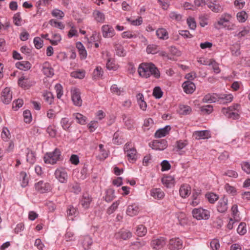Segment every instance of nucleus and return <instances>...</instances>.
Returning a JSON list of instances; mask_svg holds the SVG:
<instances>
[{"label":"nucleus","instance_id":"1","mask_svg":"<svg viewBox=\"0 0 250 250\" xmlns=\"http://www.w3.org/2000/svg\"><path fill=\"white\" fill-rule=\"evenodd\" d=\"M138 72L140 76L146 78L150 75H153L156 78H159L160 76L158 68L152 63H141L138 67Z\"/></svg>","mask_w":250,"mask_h":250},{"label":"nucleus","instance_id":"2","mask_svg":"<svg viewBox=\"0 0 250 250\" xmlns=\"http://www.w3.org/2000/svg\"><path fill=\"white\" fill-rule=\"evenodd\" d=\"M61 152L60 149L56 148L53 152L47 153L44 157V162L46 164H55L58 161L61 160Z\"/></svg>","mask_w":250,"mask_h":250},{"label":"nucleus","instance_id":"3","mask_svg":"<svg viewBox=\"0 0 250 250\" xmlns=\"http://www.w3.org/2000/svg\"><path fill=\"white\" fill-rule=\"evenodd\" d=\"M192 213L193 217L199 220H207L210 216L209 211L202 208L193 209Z\"/></svg>","mask_w":250,"mask_h":250},{"label":"nucleus","instance_id":"4","mask_svg":"<svg viewBox=\"0 0 250 250\" xmlns=\"http://www.w3.org/2000/svg\"><path fill=\"white\" fill-rule=\"evenodd\" d=\"M231 16L228 14L223 15L220 19L214 24V27L217 29H219L221 27H227L226 23L229 22Z\"/></svg>","mask_w":250,"mask_h":250},{"label":"nucleus","instance_id":"5","mask_svg":"<svg viewBox=\"0 0 250 250\" xmlns=\"http://www.w3.org/2000/svg\"><path fill=\"white\" fill-rule=\"evenodd\" d=\"M150 145L153 149L156 150H163L167 146V141L165 139L154 140Z\"/></svg>","mask_w":250,"mask_h":250},{"label":"nucleus","instance_id":"6","mask_svg":"<svg viewBox=\"0 0 250 250\" xmlns=\"http://www.w3.org/2000/svg\"><path fill=\"white\" fill-rule=\"evenodd\" d=\"M35 187L36 190L41 193L47 192L51 189L50 184L48 183H45L42 181H40L35 184Z\"/></svg>","mask_w":250,"mask_h":250},{"label":"nucleus","instance_id":"7","mask_svg":"<svg viewBox=\"0 0 250 250\" xmlns=\"http://www.w3.org/2000/svg\"><path fill=\"white\" fill-rule=\"evenodd\" d=\"M12 98V92L8 87L5 88L1 92V100L5 104H9Z\"/></svg>","mask_w":250,"mask_h":250},{"label":"nucleus","instance_id":"8","mask_svg":"<svg viewBox=\"0 0 250 250\" xmlns=\"http://www.w3.org/2000/svg\"><path fill=\"white\" fill-rule=\"evenodd\" d=\"M55 175L56 178L62 183H65L67 181V174L64 168H60L56 169Z\"/></svg>","mask_w":250,"mask_h":250},{"label":"nucleus","instance_id":"9","mask_svg":"<svg viewBox=\"0 0 250 250\" xmlns=\"http://www.w3.org/2000/svg\"><path fill=\"white\" fill-rule=\"evenodd\" d=\"M183 242L179 238H172L169 240V249L171 250H177L182 248Z\"/></svg>","mask_w":250,"mask_h":250},{"label":"nucleus","instance_id":"10","mask_svg":"<svg viewBox=\"0 0 250 250\" xmlns=\"http://www.w3.org/2000/svg\"><path fill=\"white\" fill-rule=\"evenodd\" d=\"M151 245L153 249L160 250L166 245V239L164 237L155 239L151 241Z\"/></svg>","mask_w":250,"mask_h":250},{"label":"nucleus","instance_id":"11","mask_svg":"<svg viewBox=\"0 0 250 250\" xmlns=\"http://www.w3.org/2000/svg\"><path fill=\"white\" fill-rule=\"evenodd\" d=\"M103 36L104 38H111L115 34V31L112 27L109 25H104L102 27Z\"/></svg>","mask_w":250,"mask_h":250},{"label":"nucleus","instance_id":"12","mask_svg":"<svg viewBox=\"0 0 250 250\" xmlns=\"http://www.w3.org/2000/svg\"><path fill=\"white\" fill-rule=\"evenodd\" d=\"M132 236V233L129 231L122 229L115 234V237L117 239L124 240L129 239Z\"/></svg>","mask_w":250,"mask_h":250},{"label":"nucleus","instance_id":"13","mask_svg":"<svg viewBox=\"0 0 250 250\" xmlns=\"http://www.w3.org/2000/svg\"><path fill=\"white\" fill-rule=\"evenodd\" d=\"M182 87L187 94L192 93L196 88L194 83L190 81L185 82L182 84Z\"/></svg>","mask_w":250,"mask_h":250},{"label":"nucleus","instance_id":"14","mask_svg":"<svg viewBox=\"0 0 250 250\" xmlns=\"http://www.w3.org/2000/svg\"><path fill=\"white\" fill-rule=\"evenodd\" d=\"M228 209V199L225 196L219 202L217 210L221 213L225 212Z\"/></svg>","mask_w":250,"mask_h":250},{"label":"nucleus","instance_id":"15","mask_svg":"<svg viewBox=\"0 0 250 250\" xmlns=\"http://www.w3.org/2000/svg\"><path fill=\"white\" fill-rule=\"evenodd\" d=\"M42 70L47 77H51L54 75V69L48 62H45L43 64Z\"/></svg>","mask_w":250,"mask_h":250},{"label":"nucleus","instance_id":"16","mask_svg":"<svg viewBox=\"0 0 250 250\" xmlns=\"http://www.w3.org/2000/svg\"><path fill=\"white\" fill-rule=\"evenodd\" d=\"M18 84L22 88L28 89L33 85V83L28 78L22 76L19 79Z\"/></svg>","mask_w":250,"mask_h":250},{"label":"nucleus","instance_id":"17","mask_svg":"<svg viewBox=\"0 0 250 250\" xmlns=\"http://www.w3.org/2000/svg\"><path fill=\"white\" fill-rule=\"evenodd\" d=\"M151 196L155 199H162L164 197L165 193L161 188H153L150 190Z\"/></svg>","mask_w":250,"mask_h":250},{"label":"nucleus","instance_id":"18","mask_svg":"<svg viewBox=\"0 0 250 250\" xmlns=\"http://www.w3.org/2000/svg\"><path fill=\"white\" fill-rule=\"evenodd\" d=\"M91 201L92 198L88 193H86L83 196V198L81 200V205L84 209H87L89 208Z\"/></svg>","mask_w":250,"mask_h":250},{"label":"nucleus","instance_id":"19","mask_svg":"<svg viewBox=\"0 0 250 250\" xmlns=\"http://www.w3.org/2000/svg\"><path fill=\"white\" fill-rule=\"evenodd\" d=\"M77 208H74L73 206L70 205L67 210L68 219L69 220L73 221L75 220V218L77 217Z\"/></svg>","mask_w":250,"mask_h":250},{"label":"nucleus","instance_id":"20","mask_svg":"<svg viewBox=\"0 0 250 250\" xmlns=\"http://www.w3.org/2000/svg\"><path fill=\"white\" fill-rule=\"evenodd\" d=\"M171 127L169 125H166L165 127L158 129L155 133V137L156 138H161L167 135Z\"/></svg>","mask_w":250,"mask_h":250},{"label":"nucleus","instance_id":"21","mask_svg":"<svg viewBox=\"0 0 250 250\" xmlns=\"http://www.w3.org/2000/svg\"><path fill=\"white\" fill-rule=\"evenodd\" d=\"M191 188L188 185H183L179 189L180 196L182 198H186L190 193Z\"/></svg>","mask_w":250,"mask_h":250},{"label":"nucleus","instance_id":"22","mask_svg":"<svg viewBox=\"0 0 250 250\" xmlns=\"http://www.w3.org/2000/svg\"><path fill=\"white\" fill-rule=\"evenodd\" d=\"M193 136L196 140L204 139L208 138L209 133L208 130L196 131L193 133Z\"/></svg>","mask_w":250,"mask_h":250},{"label":"nucleus","instance_id":"23","mask_svg":"<svg viewBox=\"0 0 250 250\" xmlns=\"http://www.w3.org/2000/svg\"><path fill=\"white\" fill-rule=\"evenodd\" d=\"M82 245L84 250L88 249L92 244V241L89 235L81 237Z\"/></svg>","mask_w":250,"mask_h":250},{"label":"nucleus","instance_id":"24","mask_svg":"<svg viewBox=\"0 0 250 250\" xmlns=\"http://www.w3.org/2000/svg\"><path fill=\"white\" fill-rule=\"evenodd\" d=\"M222 112L228 118H231L233 120L238 119L240 117L239 114L237 112L229 111L225 107L222 108Z\"/></svg>","mask_w":250,"mask_h":250},{"label":"nucleus","instance_id":"25","mask_svg":"<svg viewBox=\"0 0 250 250\" xmlns=\"http://www.w3.org/2000/svg\"><path fill=\"white\" fill-rule=\"evenodd\" d=\"M71 100L74 105H78V88L74 86L71 89Z\"/></svg>","mask_w":250,"mask_h":250},{"label":"nucleus","instance_id":"26","mask_svg":"<svg viewBox=\"0 0 250 250\" xmlns=\"http://www.w3.org/2000/svg\"><path fill=\"white\" fill-rule=\"evenodd\" d=\"M17 68L22 70L26 71L29 70L31 67V63L28 61H22L17 62L16 63Z\"/></svg>","mask_w":250,"mask_h":250},{"label":"nucleus","instance_id":"27","mask_svg":"<svg viewBox=\"0 0 250 250\" xmlns=\"http://www.w3.org/2000/svg\"><path fill=\"white\" fill-rule=\"evenodd\" d=\"M122 118L127 129H131L133 127L134 121L130 117H127L125 114H123Z\"/></svg>","mask_w":250,"mask_h":250},{"label":"nucleus","instance_id":"28","mask_svg":"<svg viewBox=\"0 0 250 250\" xmlns=\"http://www.w3.org/2000/svg\"><path fill=\"white\" fill-rule=\"evenodd\" d=\"M139 212V208L135 205H131L128 206L126 213L127 215L133 216L136 215Z\"/></svg>","mask_w":250,"mask_h":250},{"label":"nucleus","instance_id":"29","mask_svg":"<svg viewBox=\"0 0 250 250\" xmlns=\"http://www.w3.org/2000/svg\"><path fill=\"white\" fill-rule=\"evenodd\" d=\"M174 179L171 176H167L162 178V182L167 188H170L174 184Z\"/></svg>","mask_w":250,"mask_h":250},{"label":"nucleus","instance_id":"30","mask_svg":"<svg viewBox=\"0 0 250 250\" xmlns=\"http://www.w3.org/2000/svg\"><path fill=\"white\" fill-rule=\"evenodd\" d=\"M26 160L31 164H33L36 161V154L33 150L27 149Z\"/></svg>","mask_w":250,"mask_h":250},{"label":"nucleus","instance_id":"31","mask_svg":"<svg viewBox=\"0 0 250 250\" xmlns=\"http://www.w3.org/2000/svg\"><path fill=\"white\" fill-rule=\"evenodd\" d=\"M157 37L163 40H167L168 38V33L165 29L159 28L156 31Z\"/></svg>","mask_w":250,"mask_h":250},{"label":"nucleus","instance_id":"32","mask_svg":"<svg viewBox=\"0 0 250 250\" xmlns=\"http://www.w3.org/2000/svg\"><path fill=\"white\" fill-rule=\"evenodd\" d=\"M93 16L95 19L99 22H104L105 20V17L104 13L99 11L96 10L93 12Z\"/></svg>","mask_w":250,"mask_h":250},{"label":"nucleus","instance_id":"33","mask_svg":"<svg viewBox=\"0 0 250 250\" xmlns=\"http://www.w3.org/2000/svg\"><path fill=\"white\" fill-rule=\"evenodd\" d=\"M103 75V71L100 66H97L93 72L92 78L94 80L99 79Z\"/></svg>","mask_w":250,"mask_h":250},{"label":"nucleus","instance_id":"34","mask_svg":"<svg viewBox=\"0 0 250 250\" xmlns=\"http://www.w3.org/2000/svg\"><path fill=\"white\" fill-rule=\"evenodd\" d=\"M128 160L130 161H135L137 159V151L135 148H132L131 150L127 152Z\"/></svg>","mask_w":250,"mask_h":250},{"label":"nucleus","instance_id":"35","mask_svg":"<svg viewBox=\"0 0 250 250\" xmlns=\"http://www.w3.org/2000/svg\"><path fill=\"white\" fill-rule=\"evenodd\" d=\"M208 7L212 11L215 13H218L222 10V7L220 5L215 4L211 2L207 3Z\"/></svg>","mask_w":250,"mask_h":250},{"label":"nucleus","instance_id":"36","mask_svg":"<svg viewBox=\"0 0 250 250\" xmlns=\"http://www.w3.org/2000/svg\"><path fill=\"white\" fill-rule=\"evenodd\" d=\"M192 111L191 108L188 105H181L180 106V113L183 115L189 114Z\"/></svg>","mask_w":250,"mask_h":250},{"label":"nucleus","instance_id":"37","mask_svg":"<svg viewBox=\"0 0 250 250\" xmlns=\"http://www.w3.org/2000/svg\"><path fill=\"white\" fill-rule=\"evenodd\" d=\"M248 16L247 13L244 11L239 12L237 14V18L241 22H245L248 19Z\"/></svg>","mask_w":250,"mask_h":250},{"label":"nucleus","instance_id":"38","mask_svg":"<svg viewBox=\"0 0 250 250\" xmlns=\"http://www.w3.org/2000/svg\"><path fill=\"white\" fill-rule=\"evenodd\" d=\"M44 100L49 104H51L53 101L54 97L50 92H46L43 94Z\"/></svg>","mask_w":250,"mask_h":250},{"label":"nucleus","instance_id":"39","mask_svg":"<svg viewBox=\"0 0 250 250\" xmlns=\"http://www.w3.org/2000/svg\"><path fill=\"white\" fill-rule=\"evenodd\" d=\"M206 197L210 203L213 204L218 199V196L213 193H208L206 194Z\"/></svg>","mask_w":250,"mask_h":250},{"label":"nucleus","instance_id":"40","mask_svg":"<svg viewBox=\"0 0 250 250\" xmlns=\"http://www.w3.org/2000/svg\"><path fill=\"white\" fill-rule=\"evenodd\" d=\"M79 55L81 59H84L87 56V52L80 42H79Z\"/></svg>","mask_w":250,"mask_h":250},{"label":"nucleus","instance_id":"41","mask_svg":"<svg viewBox=\"0 0 250 250\" xmlns=\"http://www.w3.org/2000/svg\"><path fill=\"white\" fill-rule=\"evenodd\" d=\"M146 233V229L143 225H141L138 226L136 229V233L139 236H143Z\"/></svg>","mask_w":250,"mask_h":250},{"label":"nucleus","instance_id":"42","mask_svg":"<svg viewBox=\"0 0 250 250\" xmlns=\"http://www.w3.org/2000/svg\"><path fill=\"white\" fill-rule=\"evenodd\" d=\"M114 190L112 189H109L106 191V194L105 196V200L107 202H110L114 198Z\"/></svg>","mask_w":250,"mask_h":250},{"label":"nucleus","instance_id":"43","mask_svg":"<svg viewBox=\"0 0 250 250\" xmlns=\"http://www.w3.org/2000/svg\"><path fill=\"white\" fill-rule=\"evenodd\" d=\"M208 65H212V69L215 73L217 74L220 73V69L219 67V64L214 60H210Z\"/></svg>","mask_w":250,"mask_h":250},{"label":"nucleus","instance_id":"44","mask_svg":"<svg viewBox=\"0 0 250 250\" xmlns=\"http://www.w3.org/2000/svg\"><path fill=\"white\" fill-rule=\"evenodd\" d=\"M163 92L159 86L155 87L153 91V95L156 99H160L163 96Z\"/></svg>","mask_w":250,"mask_h":250},{"label":"nucleus","instance_id":"45","mask_svg":"<svg viewBox=\"0 0 250 250\" xmlns=\"http://www.w3.org/2000/svg\"><path fill=\"white\" fill-rule=\"evenodd\" d=\"M10 137V133L6 127H3L1 132V138L4 141H7Z\"/></svg>","mask_w":250,"mask_h":250},{"label":"nucleus","instance_id":"46","mask_svg":"<svg viewBox=\"0 0 250 250\" xmlns=\"http://www.w3.org/2000/svg\"><path fill=\"white\" fill-rule=\"evenodd\" d=\"M216 101V98L209 94L206 95L202 100L203 102L208 103H215Z\"/></svg>","mask_w":250,"mask_h":250},{"label":"nucleus","instance_id":"47","mask_svg":"<svg viewBox=\"0 0 250 250\" xmlns=\"http://www.w3.org/2000/svg\"><path fill=\"white\" fill-rule=\"evenodd\" d=\"M62 86L60 83H57L55 86V89L57 93V97L58 99H60L63 95Z\"/></svg>","mask_w":250,"mask_h":250},{"label":"nucleus","instance_id":"48","mask_svg":"<svg viewBox=\"0 0 250 250\" xmlns=\"http://www.w3.org/2000/svg\"><path fill=\"white\" fill-rule=\"evenodd\" d=\"M24 121L26 123H30L32 121V115L30 110H26L23 112Z\"/></svg>","mask_w":250,"mask_h":250},{"label":"nucleus","instance_id":"49","mask_svg":"<svg viewBox=\"0 0 250 250\" xmlns=\"http://www.w3.org/2000/svg\"><path fill=\"white\" fill-rule=\"evenodd\" d=\"M49 23L51 25L55 27L62 29L64 28V25L61 22L57 21L55 20L52 19L49 21Z\"/></svg>","mask_w":250,"mask_h":250},{"label":"nucleus","instance_id":"50","mask_svg":"<svg viewBox=\"0 0 250 250\" xmlns=\"http://www.w3.org/2000/svg\"><path fill=\"white\" fill-rule=\"evenodd\" d=\"M46 131L50 137L52 138L55 137L57 133V130L55 129V126H53L52 125L48 126L47 128Z\"/></svg>","mask_w":250,"mask_h":250},{"label":"nucleus","instance_id":"51","mask_svg":"<svg viewBox=\"0 0 250 250\" xmlns=\"http://www.w3.org/2000/svg\"><path fill=\"white\" fill-rule=\"evenodd\" d=\"M246 224L245 223H241L237 229V232L240 235H244L247 232L246 228Z\"/></svg>","mask_w":250,"mask_h":250},{"label":"nucleus","instance_id":"52","mask_svg":"<svg viewBox=\"0 0 250 250\" xmlns=\"http://www.w3.org/2000/svg\"><path fill=\"white\" fill-rule=\"evenodd\" d=\"M34 43L37 49H40L42 47L43 41L38 37H36L34 39Z\"/></svg>","mask_w":250,"mask_h":250},{"label":"nucleus","instance_id":"53","mask_svg":"<svg viewBox=\"0 0 250 250\" xmlns=\"http://www.w3.org/2000/svg\"><path fill=\"white\" fill-rule=\"evenodd\" d=\"M250 31V27L249 26L244 27L243 29L239 32V33L237 35V36L239 38L245 37L249 33Z\"/></svg>","mask_w":250,"mask_h":250},{"label":"nucleus","instance_id":"54","mask_svg":"<svg viewBox=\"0 0 250 250\" xmlns=\"http://www.w3.org/2000/svg\"><path fill=\"white\" fill-rule=\"evenodd\" d=\"M187 23L190 29L192 30L195 29L196 27V23L194 18L191 17L188 18Z\"/></svg>","mask_w":250,"mask_h":250},{"label":"nucleus","instance_id":"55","mask_svg":"<svg viewBox=\"0 0 250 250\" xmlns=\"http://www.w3.org/2000/svg\"><path fill=\"white\" fill-rule=\"evenodd\" d=\"M98 122L96 121H91L87 126L90 132H93L98 127Z\"/></svg>","mask_w":250,"mask_h":250},{"label":"nucleus","instance_id":"56","mask_svg":"<svg viewBox=\"0 0 250 250\" xmlns=\"http://www.w3.org/2000/svg\"><path fill=\"white\" fill-rule=\"evenodd\" d=\"M201 111L207 114H209L213 111V106L211 105H207L201 107Z\"/></svg>","mask_w":250,"mask_h":250},{"label":"nucleus","instance_id":"57","mask_svg":"<svg viewBox=\"0 0 250 250\" xmlns=\"http://www.w3.org/2000/svg\"><path fill=\"white\" fill-rule=\"evenodd\" d=\"M23 104V100L21 99H18L13 102V108L15 110H18L20 107H21Z\"/></svg>","mask_w":250,"mask_h":250},{"label":"nucleus","instance_id":"58","mask_svg":"<svg viewBox=\"0 0 250 250\" xmlns=\"http://www.w3.org/2000/svg\"><path fill=\"white\" fill-rule=\"evenodd\" d=\"M119 203L118 201L114 202L112 205L107 209V213L111 214L117 208Z\"/></svg>","mask_w":250,"mask_h":250},{"label":"nucleus","instance_id":"59","mask_svg":"<svg viewBox=\"0 0 250 250\" xmlns=\"http://www.w3.org/2000/svg\"><path fill=\"white\" fill-rule=\"evenodd\" d=\"M21 19L20 16V13H17L15 14L13 17V21L17 26L21 25Z\"/></svg>","mask_w":250,"mask_h":250},{"label":"nucleus","instance_id":"60","mask_svg":"<svg viewBox=\"0 0 250 250\" xmlns=\"http://www.w3.org/2000/svg\"><path fill=\"white\" fill-rule=\"evenodd\" d=\"M162 171H166L170 169L171 165L167 160H164L161 163Z\"/></svg>","mask_w":250,"mask_h":250},{"label":"nucleus","instance_id":"61","mask_svg":"<svg viewBox=\"0 0 250 250\" xmlns=\"http://www.w3.org/2000/svg\"><path fill=\"white\" fill-rule=\"evenodd\" d=\"M61 124L62 128L66 130L70 126V123L67 118H63L61 120Z\"/></svg>","mask_w":250,"mask_h":250},{"label":"nucleus","instance_id":"62","mask_svg":"<svg viewBox=\"0 0 250 250\" xmlns=\"http://www.w3.org/2000/svg\"><path fill=\"white\" fill-rule=\"evenodd\" d=\"M225 188L227 192L229 194H235L236 192L235 188L234 187L229 185V184H226Z\"/></svg>","mask_w":250,"mask_h":250},{"label":"nucleus","instance_id":"63","mask_svg":"<svg viewBox=\"0 0 250 250\" xmlns=\"http://www.w3.org/2000/svg\"><path fill=\"white\" fill-rule=\"evenodd\" d=\"M241 167L243 170L248 174H250V163L247 162L241 164Z\"/></svg>","mask_w":250,"mask_h":250},{"label":"nucleus","instance_id":"64","mask_svg":"<svg viewBox=\"0 0 250 250\" xmlns=\"http://www.w3.org/2000/svg\"><path fill=\"white\" fill-rule=\"evenodd\" d=\"M210 245L213 250H217L220 247L219 241L217 239L212 240L210 243Z\"/></svg>","mask_w":250,"mask_h":250}]
</instances>
